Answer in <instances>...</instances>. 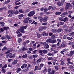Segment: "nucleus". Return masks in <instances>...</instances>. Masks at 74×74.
<instances>
[{
    "mask_svg": "<svg viewBox=\"0 0 74 74\" xmlns=\"http://www.w3.org/2000/svg\"><path fill=\"white\" fill-rule=\"evenodd\" d=\"M13 14L15 15H17V14H19L18 10H13Z\"/></svg>",
    "mask_w": 74,
    "mask_h": 74,
    "instance_id": "f3484780",
    "label": "nucleus"
},
{
    "mask_svg": "<svg viewBox=\"0 0 74 74\" xmlns=\"http://www.w3.org/2000/svg\"><path fill=\"white\" fill-rule=\"evenodd\" d=\"M62 48H65V47H66V43L64 42H62Z\"/></svg>",
    "mask_w": 74,
    "mask_h": 74,
    "instance_id": "c9c22d12",
    "label": "nucleus"
},
{
    "mask_svg": "<svg viewBox=\"0 0 74 74\" xmlns=\"http://www.w3.org/2000/svg\"><path fill=\"white\" fill-rule=\"evenodd\" d=\"M55 55V53H51L50 52H48L47 53V55H48V56H54V55Z\"/></svg>",
    "mask_w": 74,
    "mask_h": 74,
    "instance_id": "6ab92c4d",
    "label": "nucleus"
},
{
    "mask_svg": "<svg viewBox=\"0 0 74 74\" xmlns=\"http://www.w3.org/2000/svg\"><path fill=\"white\" fill-rule=\"evenodd\" d=\"M38 19H40V21L41 22V20L42 19V17L40 16H38Z\"/></svg>",
    "mask_w": 74,
    "mask_h": 74,
    "instance_id": "58836bf2",
    "label": "nucleus"
},
{
    "mask_svg": "<svg viewBox=\"0 0 74 74\" xmlns=\"http://www.w3.org/2000/svg\"><path fill=\"white\" fill-rule=\"evenodd\" d=\"M37 37L38 38H40L41 37V34H39V33H37Z\"/></svg>",
    "mask_w": 74,
    "mask_h": 74,
    "instance_id": "b1692460",
    "label": "nucleus"
},
{
    "mask_svg": "<svg viewBox=\"0 0 74 74\" xmlns=\"http://www.w3.org/2000/svg\"><path fill=\"white\" fill-rule=\"evenodd\" d=\"M47 71H48V69H47L45 68V69H43L42 70V73H45L46 71V72H47Z\"/></svg>",
    "mask_w": 74,
    "mask_h": 74,
    "instance_id": "473e14b6",
    "label": "nucleus"
},
{
    "mask_svg": "<svg viewBox=\"0 0 74 74\" xmlns=\"http://www.w3.org/2000/svg\"><path fill=\"white\" fill-rule=\"evenodd\" d=\"M18 11V14H19V13H24L25 12V11H23V10L22 9H19Z\"/></svg>",
    "mask_w": 74,
    "mask_h": 74,
    "instance_id": "a211bd4d",
    "label": "nucleus"
},
{
    "mask_svg": "<svg viewBox=\"0 0 74 74\" xmlns=\"http://www.w3.org/2000/svg\"><path fill=\"white\" fill-rule=\"evenodd\" d=\"M37 70H38V66H36L35 67V68L34 70V71H36Z\"/></svg>",
    "mask_w": 74,
    "mask_h": 74,
    "instance_id": "338daca9",
    "label": "nucleus"
},
{
    "mask_svg": "<svg viewBox=\"0 0 74 74\" xmlns=\"http://www.w3.org/2000/svg\"><path fill=\"white\" fill-rule=\"evenodd\" d=\"M22 36V34H21V33L19 34H18L17 35V36L18 37H21V36Z\"/></svg>",
    "mask_w": 74,
    "mask_h": 74,
    "instance_id": "e2e57ef3",
    "label": "nucleus"
},
{
    "mask_svg": "<svg viewBox=\"0 0 74 74\" xmlns=\"http://www.w3.org/2000/svg\"><path fill=\"white\" fill-rule=\"evenodd\" d=\"M42 52L44 54H47L48 53V50L46 49L43 50H42Z\"/></svg>",
    "mask_w": 74,
    "mask_h": 74,
    "instance_id": "aec40b11",
    "label": "nucleus"
},
{
    "mask_svg": "<svg viewBox=\"0 0 74 74\" xmlns=\"http://www.w3.org/2000/svg\"><path fill=\"white\" fill-rule=\"evenodd\" d=\"M70 60H71V58H70L69 57L67 58V59H66V61L67 62H70Z\"/></svg>",
    "mask_w": 74,
    "mask_h": 74,
    "instance_id": "864d4df0",
    "label": "nucleus"
},
{
    "mask_svg": "<svg viewBox=\"0 0 74 74\" xmlns=\"http://www.w3.org/2000/svg\"><path fill=\"white\" fill-rule=\"evenodd\" d=\"M32 66L30 64H28L27 65V67L29 69V68H31L32 67Z\"/></svg>",
    "mask_w": 74,
    "mask_h": 74,
    "instance_id": "4d7b16f0",
    "label": "nucleus"
},
{
    "mask_svg": "<svg viewBox=\"0 0 74 74\" xmlns=\"http://www.w3.org/2000/svg\"><path fill=\"white\" fill-rule=\"evenodd\" d=\"M51 69L49 68L47 71H48V74L50 73V72H51Z\"/></svg>",
    "mask_w": 74,
    "mask_h": 74,
    "instance_id": "5fc2aeb1",
    "label": "nucleus"
},
{
    "mask_svg": "<svg viewBox=\"0 0 74 74\" xmlns=\"http://www.w3.org/2000/svg\"><path fill=\"white\" fill-rule=\"evenodd\" d=\"M48 9L47 8H45L44 9V12H47V11H48Z\"/></svg>",
    "mask_w": 74,
    "mask_h": 74,
    "instance_id": "774afa93",
    "label": "nucleus"
},
{
    "mask_svg": "<svg viewBox=\"0 0 74 74\" xmlns=\"http://www.w3.org/2000/svg\"><path fill=\"white\" fill-rule=\"evenodd\" d=\"M42 25L43 26H45V25H47V23H43L42 24Z\"/></svg>",
    "mask_w": 74,
    "mask_h": 74,
    "instance_id": "69168bd1",
    "label": "nucleus"
},
{
    "mask_svg": "<svg viewBox=\"0 0 74 74\" xmlns=\"http://www.w3.org/2000/svg\"><path fill=\"white\" fill-rule=\"evenodd\" d=\"M20 29H18L17 31H16V33L18 34H19V33H20Z\"/></svg>",
    "mask_w": 74,
    "mask_h": 74,
    "instance_id": "052dcab7",
    "label": "nucleus"
},
{
    "mask_svg": "<svg viewBox=\"0 0 74 74\" xmlns=\"http://www.w3.org/2000/svg\"><path fill=\"white\" fill-rule=\"evenodd\" d=\"M57 45L59 47H59L60 48H63V46L62 44H60L59 42H58L57 44Z\"/></svg>",
    "mask_w": 74,
    "mask_h": 74,
    "instance_id": "2eb2a0df",
    "label": "nucleus"
},
{
    "mask_svg": "<svg viewBox=\"0 0 74 74\" xmlns=\"http://www.w3.org/2000/svg\"><path fill=\"white\" fill-rule=\"evenodd\" d=\"M74 51H70V53H69L68 55L70 57H71L72 56H74Z\"/></svg>",
    "mask_w": 74,
    "mask_h": 74,
    "instance_id": "0eeeda50",
    "label": "nucleus"
},
{
    "mask_svg": "<svg viewBox=\"0 0 74 74\" xmlns=\"http://www.w3.org/2000/svg\"><path fill=\"white\" fill-rule=\"evenodd\" d=\"M67 36L66 35H65L63 37V39H67Z\"/></svg>",
    "mask_w": 74,
    "mask_h": 74,
    "instance_id": "de8ad7c7",
    "label": "nucleus"
},
{
    "mask_svg": "<svg viewBox=\"0 0 74 74\" xmlns=\"http://www.w3.org/2000/svg\"><path fill=\"white\" fill-rule=\"evenodd\" d=\"M44 29V27L43 26L40 27H39V31H41V30H42Z\"/></svg>",
    "mask_w": 74,
    "mask_h": 74,
    "instance_id": "a878e982",
    "label": "nucleus"
},
{
    "mask_svg": "<svg viewBox=\"0 0 74 74\" xmlns=\"http://www.w3.org/2000/svg\"><path fill=\"white\" fill-rule=\"evenodd\" d=\"M44 59L42 57H40L39 58V59H38L36 62L37 63H38L39 62H42V61H43V60H44Z\"/></svg>",
    "mask_w": 74,
    "mask_h": 74,
    "instance_id": "1a4fd4ad",
    "label": "nucleus"
},
{
    "mask_svg": "<svg viewBox=\"0 0 74 74\" xmlns=\"http://www.w3.org/2000/svg\"><path fill=\"white\" fill-rule=\"evenodd\" d=\"M8 39V40H11V37L8 35H6L5 36L2 37L1 39V40H4V39Z\"/></svg>",
    "mask_w": 74,
    "mask_h": 74,
    "instance_id": "f03ea898",
    "label": "nucleus"
},
{
    "mask_svg": "<svg viewBox=\"0 0 74 74\" xmlns=\"http://www.w3.org/2000/svg\"><path fill=\"white\" fill-rule=\"evenodd\" d=\"M21 41H22V39H21V38L18 39V42L20 43L21 42Z\"/></svg>",
    "mask_w": 74,
    "mask_h": 74,
    "instance_id": "a18cd8bd",
    "label": "nucleus"
},
{
    "mask_svg": "<svg viewBox=\"0 0 74 74\" xmlns=\"http://www.w3.org/2000/svg\"><path fill=\"white\" fill-rule=\"evenodd\" d=\"M44 64L43 63L39 65V68H38V70H41V69L44 67Z\"/></svg>",
    "mask_w": 74,
    "mask_h": 74,
    "instance_id": "9b49d317",
    "label": "nucleus"
},
{
    "mask_svg": "<svg viewBox=\"0 0 74 74\" xmlns=\"http://www.w3.org/2000/svg\"><path fill=\"white\" fill-rule=\"evenodd\" d=\"M55 69L56 70H59V66H56L55 67Z\"/></svg>",
    "mask_w": 74,
    "mask_h": 74,
    "instance_id": "4c0bfd02",
    "label": "nucleus"
},
{
    "mask_svg": "<svg viewBox=\"0 0 74 74\" xmlns=\"http://www.w3.org/2000/svg\"><path fill=\"white\" fill-rule=\"evenodd\" d=\"M21 5H19L18 6H15L14 8V9H15V10H16V9H18V8H19V7L20 6H21Z\"/></svg>",
    "mask_w": 74,
    "mask_h": 74,
    "instance_id": "bf43d9fd",
    "label": "nucleus"
},
{
    "mask_svg": "<svg viewBox=\"0 0 74 74\" xmlns=\"http://www.w3.org/2000/svg\"><path fill=\"white\" fill-rule=\"evenodd\" d=\"M18 62V60L17 59L14 60L13 62L12 63V65H15L16 63H17V62Z\"/></svg>",
    "mask_w": 74,
    "mask_h": 74,
    "instance_id": "4468645a",
    "label": "nucleus"
},
{
    "mask_svg": "<svg viewBox=\"0 0 74 74\" xmlns=\"http://www.w3.org/2000/svg\"><path fill=\"white\" fill-rule=\"evenodd\" d=\"M32 53L33 54H34L35 55L37 54V50H35L34 51H33Z\"/></svg>",
    "mask_w": 74,
    "mask_h": 74,
    "instance_id": "2f4dec72",
    "label": "nucleus"
},
{
    "mask_svg": "<svg viewBox=\"0 0 74 74\" xmlns=\"http://www.w3.org/2000/svg\"><path fill=\"white\" fill-rule=\"evenodd\" d=\"M24 16V15L23 14H20V15H19L18 16V18L19 19H22V18L23 17V16Z\"/></svg>",
    "mask_w": 74,
    "mask_h": 74,
    "instance_id": "dca6fc26",
    "label": "nucleus"
},
{
    "mask_svg": "<svg viewBox=\"0 0 74 74\" xmlns=\"http://www.w3.org/2000/svg\"><path fill=\"white\" fill-rule=\"evenodd\" d=\"M56 40L52 39H48L46 41V42H49V43H52L53 44L56 42Z\"/></svg>",
    "mask_w": 74,
    "mask_h": 74,
    "instance_id": "f257e3e1",
    "label": "nucleus"
},
{
    "mask_svg": "<svg viewBox=\"0 0 74 74\" xmlns=\"http://www.w3.org/2000/svg\"><path fill=\"white\" fill-rule=\"evenodd\" d=\"M64 10V8H61L60 10V11L61 12H63Z\"/></svg>",
    "mask_w": 74,
    "mask_h": 74,
    "instance_id": "680f3d73",
    "label": "nucleus"
},
{
    "mask_svg": "<svg viewBox=\"0 0 74 74\" xmlns=\"http://www.w3.org/2000/svg\"><path fill=\"white\" fill-rule=\"evenodd\" d=\"M29 68L27 67V69L24 70V71L26 72V71H29Z\"/></svg>",
    "mask_w": 74,
    "mask_h": 74,
    "instance_id": "6e6d98bb",
    "label": "nucleus"
},
{
    "mask_svg": "<svg viewBox=\"0 0 74 74\" xmlns=\"http://www.w3.org/2000/svg\"><path fill=\"white\" fill-rule=\"evenodd\" d=\"M49 45H47L45 47V49H48V48H49Z\"/></svg>",
    "mask_w": 74,
    "mask_h": 74,
    "instance_id": "13d9d810",
    "label": "nucleus"
},
{
    "mask_svg": "<svg viewBox=\"0 0 74 74\" xmlns=\"http://www.w3.org/2000/svg\"><path fill=\"white\" fill-rule=\"evenodd\" d=\"M61 14H62L61 12H56L55 14L56 15H60Z\"/></svg>",
    "mask_w": 74,
    "mask_h": 74,
    "instance_id": "c85d7f7f",
    "label": "nucleus"
},
{
    "mask_svg": "<svg viewBox=\"0 0 74 74\" xmlns=\"http://www.w3.org/2000/svg\"><path fill=\"white\" fill-rule=\"evenodd\" d=\"M51 32H53V33H56V32H57L56 31V29H52L51 30Z\"/></svg>",
    "mask_w": 74,
    "mask_h": 74,
    "instance_id": "c756f323",
    "label": "nucleus"
},
{
    "mask_svg": "<svg viewBox=\"0 0 74 74\" xmlns=\"http://www.w3.org/2000/svg\"><path fill=\"white\" fill-rule=\"evenodd\" d=\"M6 72L5 70L4 69H2L1 70V73H5Z\"/></svg>",
    "mask_w": 74,
    "mask_h": 74,
    "instance_id": "ea45409f",
    "label": "nucleus"
},
{
    "mask_svg": "<svg viewBox=\"0 0 74 74\" xmlns=\"http://www.w3.org/2000/svg\"><path fill=\"white\" fill-rule=\"evenodd\" d=\"M57 5H58V6H61L62 5H63L62 3L60 2V1H58L57 2Z\"/></svg>",
    "mask_w": 74,
    "mask_h": 74,
    "instance_id": "4be33fe9",
    "label": "nucleus"
},
{
    "mask_svg": "<svg viewBox=\"0 0 74 74\" xmlns=\"http://www.w3.org/2000/svg\"><path fill=\"white\" fill-rule=\"evenodd\" d=\"M54 10V9L52 7V5H51L50 6H49L48 8V10Z\"/></svg>",
    "mask_w": 74,
    "mask_h": 74,
    "instance_id": "393cba45",
    "label": "nucleus"
},
{
    "mask_svg": "<svg viewBox=\"0 0 74 74\" xmlns=\"http://www.w3.org/2000/svg\"><path fill=\"white\" fill-rule=\"evenodd\" d=\"M68 12H67V11H66L63 13L62 14V15H67V14H68Z\"/></svg>",
    "mask_w": 74,
    "mask_h": 74,
    "instance_id": "8fccbe9b",
    "label": "nucleus"
},
{
    "mask_svg": "<svg viewBox=\"0 0 74 74\" xmlns=\"http://www.w3.org/2000/svg\"><path fill=\"white\" fill-rule=\"evenodd\" d=\"M72 5H71L70 3H66V6L65 7V10H68V9H70V7H72Z\"/></svg>",
    "mask_w": 74,
    "mask_h": 74,
    "instance_id": "7ed1b4c3",
    "label": "nucleus"
},
{
    "mask_svg": "<svg viewBox=\"0 0 74 74\" xmlns=\"http://www.w3.org/2000/svg\"><path fill=\"white\" fill-rule=\"evenodd\" d=\"M38 2L37 1L34 2L32 3V5H35V4H37Z\"/></svg>",
    "mask_w": 74,
    "mask_h": 74,
    "instance_id": "09e8293b",
    "label": "nucleus"
},
{
    "mask_svg": "<svg viewBox=\"0 0 74 74\" xmlns=\"http://www.w3.org/2000/svg\"><path fill=\"white\" fill-rule=\"evenodd\" d=\"M21 27L25 30V29H27V25H26V26H22Z\"/></svg>",
    "mask_w": 74,
    "mask_h": 74,
    "instance_id": "3c124183",
    "label": "nucleus"
},
{
    "mask_svg": "<svg viewBox=\"0 0 74 74\" xmlns=\"http://www.w3.org/2000/svg\"><path fill=\"white\" fill-rule=\"evenodd\" d=\"M24 30L25 29L21 27L20 28V32L21 33H25L26 32V31H25Z\"/></svg>",
    "mask_w": 74,
    "mask_h": 74,
    "instance_id": "9d476101",
    "label": "nucleus"
},
{
    "mask_svg": "<svg viewBox=\"0 0 74 74\" xmlns=\"http://www.w3.org/2000/svg\"><path fill=\"white\" fill-rule=\"evenodd\" d=\"M10 2V0H7L6 1H5L4 2L5 4H8V3H9Z\"/></svg>",
    "mask_w": 74,
    "mask_h": 74,
    "instance_id": "c03bdc74",
    "label": "nucleus"
},
{
    "mask_svg": "<svg viewBox=\"0 0 74 74\" xmlns=\"http://www.w3.org/2000/svg\"><path fill=\"white\" fill-rule=\"evenodd\" d=\"M51 47H52V48H56V45L55 44L52 45Z\"/></svg>",
    "mask_w": 74,
    "mask_h": 74,
    "instance_id": "79ce46f5",
    "label": "nucleus"
},
{
    "mask_svg": "<svg viewBox=\"0 0 74 74\" xmlns=\"http://www.w3.org/2000/svg\"><path fill=\"white\" fill-rule=\"evenodd\" d=\"M27 65L26 64H23V66H21V68L22 69H23V68L27 67Z\"/></svg>",
    "mask_w": 74,
    "mask_h": 74,
    "instance_id": "412c9836",
    "label": "nucleus"
},
{
    "mask_svg": "<svg viewBox=\"0 0 74 74\" xmlns=\"http://www.w3.org/2000/svg\"><path fill=\"white\" fill-rule=\"evenodd\" d=\"M35 14L36 13L34 11V10H32L29 13L27 14V16H28L31 17V16H33V15Z\"/></svg>",
    "mask_w": 74,
    "mask_h": 74,
    "instance_id": "39448f33",
    "label": "nucleus"
},
{
    "mask_svg": "<svg viewBox=\"0 0 74 74\" xmlns=\"http://www.w3.org/2000/svg\"><path fill=\"white\" fill-rule=\"evenodd\" d=\"M7 49V47L6 46H4L3 48L2 49V51H5V50H6Z\"/></svg>",
    "mask_w": 74,
    "mask_h": 74,
    "instance_id": "f704fd0d",
    "label": "nucleus"
},
{
    "mask_svg": "<svg viewBox=\"0 0 74 74\" xmlns=\"http://www.w3.org/2000/svg\"><path fill=\"white\" fill-rule=\"evenodd\" d=\"M8 7L9 9H11L12 7V6L11 5H9L8 6Z\"/></svg>",
    "mask_w": 74,
    "mask_h": 74,
    "instance_id": "0e129e2a",
    "label": "nucleus"
},
{
    "mask_svg": "<svg viewBox=\"0 0 74 74\" xmlns=\"http://www.w3.org/2000/svg\"><path fill=\"white\" fill-rule=\"evenodd\" d=\"M10 54H9V58H14L15 57V54H12L11 53H9Z\"/></svg>",
    "mask_w": 74,
    "mask_h": 74,
    "instance_id": "f8f14e48",
    "label": "nucleus"
},
{
    "mask_svg": "<svg viewBox=\"0 0 74 74\" xmlns=\"http://www.w3.org/2000/svg\"><path fill=\"white\" fill-rule=\"evenodd\" d=\"M8 13L9 14V15L8 16V17L12 16L14 14L13 10H9L8 11Z\"/></svg>",
    "mask_w": 74,
    "mask_h": 74,
    "instance_id": "20e7f679",
    "label": "nucleus"
},
{
    "mask_svg": "<svg viewBox=\"0 0 74 74\" xmlns=\"http://www.w3.org/2000/svg\"><path fill=\"white\" fill-rule=\"evenodd\" d=\"M43 45H44V46H47V45H48V43H47L46 42H44L43 43Z\"/></svg>",
    "mask_w": 74,
    "mask_h": 74,
    "instance_id": "49530a36",
    "label": "nucleus"
},
{
    "mask_svg": "<svg viewBox=\"0 0 74 74\" xmlns=\"http://www.w3.org/2000/svg\"><path fill=\"white\" fill-rule=\"evenodd\" d=\"M23 58L24 59H26V58H27V54H25L22 56Z\"/></svg>",
    "mask_w": 74,
    "mask_h": 74,
    "instance_id": "cd10ccee",
    "label": "nucleus"
},
{
    "mask_svg": "<svg viewBox=\"0 0 74 74\" xmlns=\"http://www.w3.org/2000/svg\"><path fill=\"white\" fill-rule=\"evenodd\" d=\"M74 32H72V33H70V34H69V36H73V35H74Z\"/></svg>",
    "mask_w": 74,
    "mask_h": 74,
    "instance_id": "603ef678",
    "label": "nucleus"
},
{
    "mask_svg": "<svg viewBox=\"0 0 74 74\" xmlns=\"http://www.w3.org/2000/svg\"><path fill=\"white\" fill-rule=\"evenodd\" d=\"M60 25H63L64 24V22L63 21H60Z\"/></svg>",
    "mask_w": 74,
    "mask_h": 74,
    "instance_id": "37998d69",
    "label": "nucleus"
},
{
    "mask_svg": "<svg viewBox=\"0 0 74 74\" xmlns=\"http://www.w3.org/2000/svg\"><path fill=\"white\" fill-rule=\"evenodd\" d=\"M3 29H4V30H5L7 31V30H8V29H10V27H3Z\"/></svg>",
    "mask_w": 74,
    "mask_h": 74,
    "instance_id": "7c9ffc66",
    "label": "nucleus"
},
{
    "mask_svg": "<svg viewBox=\"0 0 74 74\" xmlns=\"http://www.w3.org/2000/svg\"><path fill=\"white\" fill-rule=\"evenodd\" d=\"M50 74H55V70H52L51 71L50 73H49Z\"/></svg>",
    "mask_w": 74,
    "mask_h": 74,
    "instance_id": "a19ab883",
    "label": "nucleus"
},
{
    "mask_svg": "<svg viewBox=\"0 0 74 74\" xmlns=\"http://www.w3.org/2000/svg\"><path fill=\"white\" fill-rule=\"evenodd\" d=\"M38 57V56L37 55L35 54L32 56V58L34 59V62H35V60H36V58H37Z\"/></svg>",
    "mask_w": 74,
    "mask_h": 74,
    "instance_id": "ddd939ff",
    "label": "nucleus"
},
{
    "mask_svg": "<svg viewBox=\"0 0 74 74\" xmlns=\"http://www.w3.org/2000/svg\"><path fill=\"white\" fill-rule=\"evenodd\" d=\"M63 21L64 22L68 21V18L66 17H65L64 18V19Z\"/></svg>",
    "mask_w": 74,
    "mask_h": 74,
    "instance_id": "72a5a7b5",
    "label": "nucleus"
},
{
    "mask_svg": "<svg viewBox=\"0 0 74 74\" xmlns=\"http://www.w3.org/2000/svg\"><path fill=\"white\" fill-rule=\"evenodd\" d=\"M47 20H48V17L45 16L44 18H42V19L41 20V22H47Z\"/></svg>",
    "mask_w": 74,
    "mask_h": 74,
    "instance_id": "423d86ee",
    "label": "nucleus"
},
{
    "mask_svg": "<svg viewBox=\"0 0 74 74\" xmlns=\"http://www.w3.org/2000/svg\"><path fill=\"white\" fill-rule=\"evenodd\" d=\"M22 49L23 51H27L28 50L27 49L25 48L24 47H22Z\"/></svg>",
    "mask_w": 74,
    "mask_h": 74,
    "instance_id": "e433bc0d",
    "label": "nucleus"
},
{
    "mask_svg": "<svg viewBox=\"0 0 74 74\" xmlns=\"http://www.w3.org/2000/svg\"><path fill=\"white\" fill-rule=\"evenodd\" d=\"M62 31H63V29L62 28H59L57 30L58 33H61Z\"/></svg>",
    "mask_w": 74,
    "mask_h": 74,
    "instance_id": "5701e85b",
    "label": "nucleus"
},
{
    "mask_svg": "<svg viewBox=\"0 0 74 74\" xmlns=\"http://www.w3.org/2000/svg\"><path fill=\"white\" fill-rule=\"evenodd\" d=\"M30 19L29 17H27L25 18L23 21V22L25 23H27L29 22V20Z\"/></svg>",
    "mask_w": 74,
    "mask_h": 74,
    "instance_id": "6e6552de",
    "label": "nucleus"
},
{
    "mask_svg": "<svg viewBox=\"0 0 74 74\" xmlns=\"http://www.w3.org/2000/svg\"><path fill=\"white\" fill-rule=\"evenodd\" d=\"M16 73H19V71H21V69L20 68H18L16 69Z\"/></svg>",
    "mask_w": 74,
    "mask_h": 74,
    "instance_id": "bb28decb",
    "label": "nucleus"
}]
</instances>
